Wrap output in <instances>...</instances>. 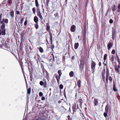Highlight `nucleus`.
Masks as SVG:
<instances>
[{
  "label": "nucleus",
  "instance_id": "obj_1",
  "mask_svg": "<svg viewBox=\"0 0 120 120\" xmlns=\"http://www.w3.org/2000/svg\"><path fill=\"white\" fill-rule=\"evenodd\" d=\"M84 56H82L81 57V61L79 65L80 69L81 71H82L84 67Z\"/></svg>",
  "mask_w": 120,
  "mask_h": 120
},
{
  "label": "nucleus",
  "instance_id": "obj_2",
  "mask_svg": "<svg viewBox=\"0 0 120 120\" xmlns=\"http://www.w3.org/2000/svg\"><path fill=\"white\" fill-rule=\"evenodd\" d=\"M43 80L44 81V82L42 81H41L39 82L41 86L43 85L44 87L45 88H46L47 87V83L46 82V80L45 79H43Z\"/></svg>",
  "mask_w": 120,
  "mask_h": 120
},
{
  "label": "nucleus",
  "instance_id": "obj_3",
  "mask_svg": "<svg viewBox=\"0 0 120 120\" xmlns=\"http://www.w3.org/2000/svg\"><path fill=\"white\" fill-rule=\"evenodd\" d=\"M96 64V63L95 62L92 61V62L91 67L92 70L93 71L95 68Z\"/></svg>",
  "mask_w": 120,
  "mask_h": 120
},
{
  "label": "nucleus",
  "instance_id": "obj_4",
  "mask_svg": "<svg viewBox=\"0 0 120 120\" xmlns=\"http://www.w3.org/2000/svg\"><path fill=\"white\" fill-rule=\"evenodd\" d=\"M1 47L2 48H3L4 49H7L8 47H9L8 45L7 44V43L6 42H5V44H4L3 45L1 46Z\"/></svg>",
  "mask_w": 120,
  "mask_h": 120
},
{
  "label": "nucleus",
  "instance_id": "obj_5",
  "mask_svg": "<svg viewBox=\"0 0 120 120\" xmlns=\"http://www.w3.org/2000/svg\"><path fill=\"white\" fill-rule=\"evenodd\" d=\"M113 43L111 42H109L108 43V50H110L113 45Z\"/></svg>",
  "mask_w": 120,
  "mask_h": 120
},
{
  "label": "nucleus",
  "instance_id": "obj_6",
  "mask_svg": "<svg viewBox=\"0 0 120 120\" xmlns=\"http://www.w3.org/2000/svg\"><path fill=\"white\" fill-rule=\"evenodd\" d=\"M37 15L38 16H39V18L41 19H43V18L41 15L40 11H39L37 12Z\"/></svg>",
  "mask_w": 120,
  "mask_h": 120
},
{
  "label": "nucleus",
  "instance_id": "obj_7",
  "mask_svg": "<svg viewBox=\"0 0 120 120\" xmlns=\"http://www.w3.org/2000/svg\"><path fill=\"white\" fill-rule=\"evenodd\" d=\"M75 30V26L74 25H72L71 28L70 30L71 32H74Z\"/></svg>",
  "mask_w": 120,
  "mask_h": 120
},
{
  "label": "nucleus",
  "instance_id": "obj_8",
  "mask_svg": "<svg viewBox=\"0 0 120 120\" xmlns=\"http://www.w3.org/2000/svg\"><path fill=\"white\" fill-rule=\"evenodd\" d=\"M1 30L0 29V35L1 34L2 35H5V29H3L1 32Z\"/></svg>",
  "mask_w": 120,
  "mask_h": 120
},
{
  "label": "nucleus",
  "instance_id": "obj_9",
  "mask_svg": "<svg viewBox=\"0 0 120 120\" xmlns=\"http://www.w3.org/2000/svg\"><path fill=\"white\" fill-rule=\"evenodd\" d=\"M31 93V88L30 87L29 88L27 89V97H28L29 95H28V94H29Z\"/></svg>",
  "mask_w": 120,
  "mask_h": 120
},
{
  "label": "nucleus",
  "instance_id": "obj_10",
  "mask_svg": "<svg viewBox=\"0 0 120 120\" xmlns=\"http://www.w3.org/2000/svg\"><path fill=\"white\" fill-rule=\"evenodd\" d=\"M94 104L95 106L97 105L98 104V100L95 98L94 99Z\"/></svg>",
  "mask_w": 120,
  "mask_h": 120
},
{
  "label": "nucleus",
  "instance_id": "obj_11",
  "mask_svg": "<svg viewBox=\"0 0 120 120\" xmlns=\"http://www.w3.org/2000/svg\"><path fill=\"white\" fill-rule=\"evenodd\" d=\"M39 118L42 120H45L46 119V117L45 115H43L40 117Z\"/></svg>",
  "mask_w": 120,
  "mask_h": 120
},
{
  "label": "nucleus",
  "instance_id": "obj_12",
  "mask_svg": "<svg viewBox=\"0 0 120 120\" xmlns=\"http://www.w3.org/2000/svg\"><path fill=\"white\" fill-rule=\"evenodd\" d=\"M34 22L36 23H37L38 22V19L37 17L36 16H35L34 18Z\"/></svg>",
  "mask_w": 120,
  "mask_h": 120
},
{
  "label": "nucleus",
  "instance_id": "obj_13",
  "mask_svg": "<svg viewBox=\"0 0 120 120\" xmlns=\"http://www.w3.org/2000/svg\"><path fill=\"white\" fill-rule=\"evenodd\" d=\"M43 73H46V76L47 77H49V74L48 73V72H47V71H46L45 69H44L43 70Z\"/></svg>",
  "mask_w": 120,
  "mask_h": 120
},
{
  "label": "nucleus",
  "instance_id": "obj_14",
  "mask_svg": "<svg viewBox=\"0 0 120 120\" xmlns=\"http://www.w3.org/2000/svg\"><path fill=\"white\" fill-rule=\"evenodd\" d=\"M61 71L60 70H58V73L59 74L58 77H59V78H60L62 74V73L61 72Z\"/></svg>",
  "mask_w": 120,
  "mask_h": 120
},
{
  "label": "nucleus",
  "instance_id": "obj_15",
  "mask_svg": "<svg viewBox=\"0 0 120 120\" xmlns=\"http://www.w3.org/2000/svg\"><path fill=\"white\" fill-rule=\"evenodd\" d=\"M109 108V104H107L105 107V112H108V109Z\"/></svg>",
  "mask_w": 120,
  "mask_h": 120
},
{
  "label": "nucleus",
  "instance_id": "obj_16",
  "mask_svg": "<svg viewBox=\"0 0 120 120\" xmlns=\"http://www.w3.org/2000/svg\"><path fill=\"white\" fill-rule=\"evenodd\" d=\"M4 44H5V42H4V39L2 38L1 41L0 43V45L1 46L3 45Z\"/></svg>",
  "mask_w": 120,
  "mask_h": 120
},
{
  "label": "nucleus",
  "instance_id": "obj_17",
  "mask_svg": "<svg viewBox=\"0 0 120 120\" xmlns=\"http://www.w3.org/2000/svg\"><path fill=\"white\" fill-rule=\"evenodd\" d=\"M37 48L39 49V51L41 53H42L44 52V50L41 47H40L39 48Z\"/></svg>",
  "mask_w": 120,
  "mask_h": 120
},
{
  "label": "nucleus",
  "instance_id": "obj_18",
  "mask_svg": "<svg viewBox=\"0 0 120 120\" xmlns=\"http://www.w3.org/2000/svg\"><path fill=\"white\" fill-rule=\"evenodd\" d=\"M79 44L78 43H75V44L74 48L75 49H76L78 47Z\"/></svg>",
  "mask_w": 120,
  "mask_h": 120
},
{
  "label": "nucleus",
  "instance_id": "obj_19",
  "mask_svg": "<svg viewBox=\"0 0 120 120\" xmlns=\"http://www.w3.org/2000/svg\"><path fill=\"white\" fill-rule=\"evenodd\" d=\"M55 77L57 80L58 83H59L60 82V78H59V77H58L57 75L55 76Z\"/></svg>",
  "mask_w": 120,
  "mask_h": 120
},
{
  "label": "nucleus",
  "instance_id": "obj_20",
  "mask_svg": "<svg viewBox=\"0 0 120 120\" xmlns=\"http://www.w3.org/2000/svg\"><path fill=\"white\" fill-rule=\"evenodd\" d=\"M69 75L70 77H72L74 75V72L72 71H71L69 73Z\"/></svg>",
  "mask_w": 120,
  "mask_h": 120
},
{
  "label": "nucleus",
  "instance_id": "obj_21",
  "mask_svg": "<svg viewBox=\"0 0 120 120\" xmlns=\"http://www.w3.org/2000/svg\"><path fill=\"white\" fill-rule=\"evenodd\" d=\"M81 81L80 80H79L77 82V85L78 87L79 88L81 86Z\"/></svg>",
  "mask_w": 120,
  "mask_h": 120
},
{
  "label": "nucleus",
  "instance_id": "obj_22",
  "mask_svg": "<svg viewBox=\"0 0 120 120\" xmlns=\"http://www.w3.org/2000/svg\"><path fill=\"white\" fill-rule=\"evenodd\" d=\"M40 57H38V58H37V59H36L37 61V63L38 65L39 64V62H40Z\"/></svg>",
  "mask_w": 120,
  "mask_h": 120
},
{
  "label": "nucleus",
  "instance_id": "obj_23",
  "mask_svg": "<svg viewBox=\"0 0 120 120\" xmlns=\"http://www.w3.org/2000/svg\"><path fill=\"white\" fill-rule=\"evenodd\" d=\"M46 28L47 30L48 31H49L50 30V26L48 24H46Z\"/></svg>",
  "mask_w": 120,
  "mask_h": 120
},
{
  "label": "nucleus",
  "instance_id": "obj_24",
  "mask_svg": "<svg viewBox=\"0 0 120 120\" xmlns=\"http://www.w3.org/2000/svg\"><path fill=\"white\" fill-rule=\"evenodd\" d=\"M116 58L117 60V61L118 63H119V64H120V62L119 60V58L118 55L117 54H116Z\"/></svg>",
  "mask_w": 120,
  "mask_h": 120
},
{
  "label": "nucleus",
  "instance_id": "obj_25",
  "mask_svg": "<svg viewBox=\"0 0 120 120\" xmlns=\"http://www.w3.org/2000/svg\"><path fill=\"white\" fill-rule=\"evenodd\" d=\"M116 6L115 5H113L112 7V11L114 12L115 11V8Z\"/></svg>",
  "mask_w": 120,
  "mask_h": 120
},
{
  "label": "nucleus",
  "instance_id": "obj_26",
  "mask_svg": "<svg viewBox=\"0 0 120 120\" xmlns=\"http://www.w3.org/2000/svg\"><path fill=\"white\" fill-rule=\"evenodd\" d=\"M30 80L32 82L33 80V78L32 77V75L31 73H30Z\"/></svg>",
  "mask_w": 120,
  "mask_h": 120
},
{
  "label": "nucleus",
  "instance_id": "obj_27",
  "mask_svg": "<svg viewBox=\"0 0 120 120\" xmlns=\"http://www.w3.org/2000/svg\"><path fill=\"white\" fill-rule=\"evenodd\" d=\"M38 57H40V56L38 54H35L34 57V59L36 60L38 58Z\"/></svg>",
  "mask_w": 120,
  "mask_h": 120
},
{
  "label": "nucleus",
  "instance_id": "obj_28",
  "mask_svg": "<svg viewBox=\"0 0 120 120\" xmlns=\"http://www.w3.org/2000/svg\"><path fill=\"white\" fill-rule=\"evenodd\" d=\"M10 15L11 17H13L14 16V12L13 11H11L10 13Z\"/></svg>",
  "mask_w": 120,
  "mask_h": 120
},
{
  "label": "nucleus",
  "instance_id": "obj_29",
  "mask_svg": "<svg viewBox=\"0 0 120 120\" xmlns=\"http://www.w3.org/2000/svg\"><path fill=\"white\" fill-rule=\"evenodd\" d=\"M86 27H84V33H83V35H86Z\"/></svg>",
  "mask_w": 120,
  "mask_h": 120
},
{
  "label": "nucleus",
  "instance_id": "obj_30",
  "mask_svg": "<svg viewBox=\"0 0 120 120\" xmlns=\"http://www.w3.org/2000/svg\"><path fill=\"white\" fill-rule=\"evenodd\" d=\"M35 3L37 7H39V4L37 0H35Z\"/></svg>",
  "mask_w": 120,
  "mask_h": 120
},
{
  "label": "nucleus",
  "instance_id": "obj_31",
  "mask_svg": "<svg viewBox=\"0 0 120 120\" xmlns=\"http://www.w3.org/2000/svg\"><path fill=\"white\" fill-rule=\"evenodd\" d=\"M1 23L2 24H4V20L3 19L2 20H1V19H0V23Z\"/></svg>",
  "mask_w": 120,
  "mask_h": 120
},
{
  "label": "nucleus",
  "instance_id": "obj_32",
  "mask_svg": "<svg viewBox=\"0 0 120 120\" xmlns=\"http://www.w3.org/2000/svg\"><path fill=\"white\" fill-rule=\"evenodd\" d=\"M21 69L22 70V71L23 72L24 76V77L25 78V75H24V72L23 71V70H24V68H23V66H22V65H21Z\"/></svg>",
  "mask_w": 120,
  "mask_h": 120
},
{
  "label": "nucleus",
  "instance_id": "obj_33",
  "mask_svg": "<svg viewBox=\"0 0 120 120\" xmlns=\"http://www.w3.org/2000/svg\"><path fill=\"white\" fill-rule=\"evenodd\" d=\"M28 69L29 70V71L30 72V73H31V72L32 71V67H31V69H30V67L29 66H28Z\"/></svg>",
  "mask_w": 120,
  "mask_h": 120
},
{
  "label": "nucleus",
  "instance_id": "obj_34",
  "mask_svg": "<svg viewBox=\"0 0 120 120\" xmlns=\"http://www.w3.org/2000/svg\"><path fill=\"white\" fill-rule=\"evenodd\" d=\"M107 56V55L106 54H105L104 55V62H105V61L106 59Z\"/></svg>",
  "mask_w": 120,
  "mask_h": 120
},
{
  "label": "nucleus",
  "instance_id": "obj_35",
  "mask_svg": "<svg viewBox=\"0 0 120 120\" xmlns=\"http://www.w3.org/2000/svg\"><path fill=\"white\" fill-rule=\"evenodd\" d=\"M83 42L84 43L86 42V35H83Z\"/></svg>",
  "mask_w": 120,
  "mask_h": 120
},
{
  "label": "nucleus",
  "instance_id": "obj_36",
  "mask_svg": "<svg viewBox=\"0 0 120 120\" xmlns=\"http://www.w3.org/2000/svg\"><path fill=\"white\" fill-rule=\"evenodd\" d=\"M32 10L33 11V13L34 14H35V8L34 7L32 9Z\"/></svg>",
  "mask_w": 120,
  "mask_h": 120
},
{
  "label": "nucleus",
  "instance_id": "obj_37",
  "mask_svg": "<svg viewBox=\"0 0 120 120\" xmlns=\"http://www.w3.org/2000/svg\"><path fill=\"white\" fill-rule=\"evenodd\" d=\"M5 27V25L4 24H2L1 26V28L2 30L3 29H5L4 28Z\"/></svg>",
  "mask_w": 120,
  "mask_h": 120
},
{
  "label": "nucleus",
  "instance_id": "obj_38",
  "mask_svg": "<svg viewBox=\"0 0 120 120\" xmlns=\"http://www.w3.org/2000/svg\"><path fill=\"white\" fill-rule=\"evenodd\" d=\"M108 112H104V116L106 117L107 115Z\"/></svg>",
  "mask_w": 120,
  "mask_h": 120
},
{
  "label": "nucleus",
  "instance_id": "obj_39",
  "mask_svg": "<svg viewBox=\"0 0 120 120\" xmlns=\"http://www.w3.org/2000/svg\"><path fill=\"white\" fill-rule=\"evenodd\" d=\"M35 28L37 29L38 28V24L37 23H36V24H35Z\"/></svg>",
  "mask_w": 120,
  "mask_h": 120
},
{
  "label": "nucleus",
  "instance_id": "obj_40",
  "mask_svg": "<svg viewBox=\"0 0 120 120\" xmlns=\"http://www.w3.org/2000/svg\"><path fill=\"white\" fill-rule=\"evenodd\" d=\"M115 70L117 72H119V68L117 67H115Z\"/></svg>",
  "mask_w": 120,
  "mask_h": 120
},
{
  "label": "nucleus",
  "instance_id": "obj_41",
  "mask_svg": "<svg viewBox=\"0 0 120 120\" xmlns=\"http://www.w3.org/2000/svg\"><path fill=\"white\" fill-rule=\"evenodd\" d=\"M114 56L113 55L111 57V61L112 62H113L114 60Z\"/></svg>",
  "mask_w": 120,
  "mask_h": 120
},
{
  "label": "nucleus",
  "instance_id": "obj_42",
  "mask_svg": "<svg viewBox=\"0 0 120 120\" xmlns=\"http://www.w3.org/2000/svg\"><path fill=\"white\" fill-rule=\"evenodd\" d=\"M27 64L28 66V67L29 66V67L30 66V67H31V65H32V63H27Z\"/></svg>",
  "mask_w": 120,
  "mask_h": 120
},
{
  "label": "nucleus",
  "instance_id": "obj_43",
  "mask_svg": "<svg viewBox=\"0 0 120 120\" xmlns=\"http://www.w3.org/2000/svg\"><path fill=\"white\" fill-rule=\"evenodd\" d=\"M52 35H50V41L51 43L52 42Z\"/></svg>",
  "mask_w": 120,
  "mask_h": 120
},
{
  "label": "nucleus",
  "instance_id": "obj_44",
  "mask_svg": "<svg viewBox=\"0 0 120 120\" xmlns=\"http://www.w3.org/2000/svg\"><path fill=\"white\" fill-rule=\"evenodd\" d=\"M65 56H63L62 57V61L63 62L65 61Z\"/></svg>",
  "mask_w": 120,
  "mask_h": 120
},
{
  "label": "nucleus",
  "instance_id": "obj_45",
  "mask_svg": "<svg viewBox=\"0 0 120 120\" xmlns=\"http://www.w3.org/2000/svg\"><path fill=\"white\" fill-rule=\"evenodd\" d=\"M113 90L114 91H116V90H117L116 89V87L114 85V84L113 85Z\"/></svg>",
  "mask_w": 120,
  "mask_h": 120
},
{
  "label": "nucleus",
  "instance_id": "obj_46",
  "mask_svg": "<svg viewBox=\"0 0 120 120\" xmlns=\"http://www.w3.org/2000/svg\"><path fill=\"white\" fill-rule=\"evenodd\" d=\"M24 18H22L20 20V23L21 24H22V22H23V20L24 19Z\"/></svg>",
  "mask_w": 120,
  "mask_h": 120
},
{
  "label": "nucleus",
  "instance_id": "obj_47",
  "mask_svg": "<svg viewBox=\"0 0 120 120\" xmlns=\"http://www.w3.org/2000/svg\"><path fill=\"white\" fill-rule=\"evenodd\" d=\"M59 87L61 89H62L63 88V85L61 84L60 85Z\"/></svg>",
  "mask_w": 120,
  "mask_h": 120
},
{
  "label": "nucleus",
  "instance_id": "obj_48",
  "mask_svg": "<svg viewBox=\"0 0 120 120\" xmlns=\"http://www.w3.org/2000/svg\"><path fill=\"white\" fill-rule=\"evenodd\" d=\"M109 80L111 82H112V79L111 76H109Z\"/></svg>",
  "mask_w": 120,
  "mask_h": 120
},
{
  "label": "nucleus",
  "instance_id": "obj_49",
  "mask_svg": "<svg viewBox=\"0 0 120 120\" xmlns=\"http://www.w3.org/2000/svg\"><path fill=\"white\" fill-rule=\"evenodd\" d=\"M108 76H106V82L107 83H108Z\"/></svg>",
  "mask_w": 120,
  "mask_h": 120
},
{
  "label": "nucleus",
  "instance_id": "obj_50",
  "mask_svg": "<svg viewBox=\"0 0 120 120\" xmlns=\"http://www.w3.org/2000/svg\"><path fill=\"white\" fill-rule=\"evenodd\" d=\"M72 109L74 111H75L76 109L75 108V106H73L72 107Z\"/></svg>",
  "mask_w": 120,
  "mask_h": 120
},
{
  "label": "nucleus",
  "instance_id": "obj_51",
  "mask_svg": "<svg viewBox=\"0 0 120 120\" xmlns=\"http://www.w3.org/2000/svg\"><path fill=\"white\" fill-rule=\"evenodd\" d=\"M39 95L40 97H41L43 96V94L42 93L40 92L39 93Z\"/></svg>",
  "mask_w": 120,
  "mask_h": 120
},
{
  "label": "nucleus",
  "instance_id": "obj_52",
  "mask_svg": "<svg viewBox=\"0 0 120 120\" xmlns=\"http://www.w3.org/2000/svg\"><path fill=\"white\" fill-rule=\"evenodd\" d=\"M111 53L113 54H114L115 53V50L114 49H113Z\"/></svg>",
  "mask_w": 120,
  "mask_h": 120
},
{
  "label": "nucleus",
  "instance_id": "obj_53",
  "mask_svg": "<svg viewBox=\"0 0 120 120\" xmlns=\"http://www.w3.org/2000/svg\"><path fill=\"white\" fill-rule=\"evenodd\" d=\"M27 21L26 20H26H25L24 22V25L25 26H26V25L27 23Z\"/></svg>",
  "mask_w": 120,
  "mask_h": 120
},
{
  "label": "nucleus",
  "instance_id": "obj_54",
  "mask_svg": "<svg viewBox=\"0 0 120 120\" xmlns=\"http://www.w3.org/2000/svg\"><path fill=\"white\" fill-rule=\"evenodd\" d=\"M41 57L43 58H45V59L46 58H47L44 55H42Z\"/></svg>",
  "mask_w": 120,
  "mask_h": 120
},
{
  "label": "nucleus",
  "instance_id": "obj_55",
  "mask_svg": "<svg viewBox=\"0 0 120 120\" xmlns=\"http://www.w3.org/2000/svg\"><path fill=\"white\" fill-rule=\"evenodd\" d=\"M37 12H38L39 11H40V10H39V7H37Z\"/></svg>",
  "mask_w": 120,
  "mask_h": 120
},
{
  "label": "nucleus",
  "instance_id": "obj_56",
  "mask_svg": "<svg viewBox=\"0 0 120 120\" xmlns=\"http://www.w3.org/2000/svg\"><path fill=\"white\" fill-rule=\"evenodd\" d=\"M4 22L6 23H7L8 22V20L7 19H5L4 20Z\"/></svg>",
  "mask_w": 120,
  "mask_h": 120
},
{
  "label": "nucleus",
  "instance_id": "obj_57",
  "mask_svg": "<svg viewBox=\"0 0 120 120\" xmlns=\"http://www.w3.org/2000/svg\"><path fill=\"white\" fill-rule=\"evenodd\" d=\"M109 22L110 23H113V20L112 19H110L109 21Z\"/></svg>",
  "mask_w": 120,
  "mask_h": 120
},
{
  "label": "nucleus",
  "instance_id": "obj_58",
  "mask_svg": "<svg viewBox=\"0 0 120 120\" xmlns=\"http://www.w3.org/2000/svg\"><path fill=\"white\" fill-rule=\"evenodd\" d=\"M68 120H71V119L70 118V116H68Z\"/></svg>",
  "mask_w": 120,
  "mask_h": 120
},
{
  "label": "nucleus",
  "instance_id": "obj_59",
  "mask_svg": "<svg viewBox=\"0 0 120 120\" xmlns=\"http://www.w3.org/2000/svg\"><path fill=\"white\" fill-rule=\"evenodd\" d=\"M112 34H115V30L113 29H112Z\"/></svg>",
  "mask_w": 120,
  "mask_h": 120
},
{
  "label": "nucleus",
  "instance_id": "obj_60",
  "mask_svg": "<svg viewBox=\"0 0 120 120\" xmlns=\"http://www.w3.org/2000/svg\"><path fill=\"white\" fill-rule=\"evenodd\" d=\"M50 0H46V4L47 5H48L49 3V1Z\"/></svg>",
  "mask_w": 120,
  "mask_h": 120
},
{
  "label": "nucleus",
  "instance_id": "obj_61",
  "mask_svg": "<svg viewBox=\"0 0 120 120\" xmlns=\"http://www.w3.org/2000/svg\"><path fill=\"white\" fill-rule=\"evenodd\" d=\"M112 38L113 39H114L115 38L114 34H112Z\"/></svg>",
  "mask_w": 120,
  "mask_h": 120
},
{
  "label": "nucleus",
  "instance_id": "obj_62",
  "mask_svg": "<svg viewBox=\"0 0 120 120\" xmlns=\"http://www.w3.org/2000/svg\"><path fill=\"white\" fill-rule=\"evenodd\" d=\"M102 79L104 81V83H105V78H102Z\"/></svg>",
  "mask_w": 120,
  "mask_h": 120
},
{
  "label": "nucleus",
  "instance_id": "obj_63",
  "mask_svg": "<svg viewBox=\"0 0 120 120\" xmlns=\"http://www.w3.org/2000/svg\"><path fill=\"white\" fill-rule=\"evenodd\" d=\"M41 99L42 100H45V98L44 97H43L41 98Z\"/></svg>",
  "mask_w": 120,
  "mask_h": 120
},
{
  "label": "nucleus",
  "instance_id": "obj_64",
  "mask_svg": "<svg viewBox=\"0 0 120 120\" xmlns=\"http://www.w3.org/2000/svg\"><path fill=\"white\" fill-rule=\"evenodd\" d=\"M16 13L17 15H19L20 13V12L19 11H16Z\"/></svg>",
  "mask_w": 120,
  "mask_h": 120
}]
</instances>
